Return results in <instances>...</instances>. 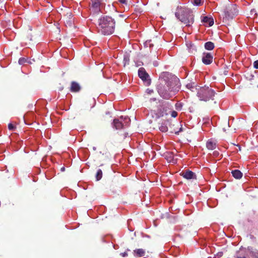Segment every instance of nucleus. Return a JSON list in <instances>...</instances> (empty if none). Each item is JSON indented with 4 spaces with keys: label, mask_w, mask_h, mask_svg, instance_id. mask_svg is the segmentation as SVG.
<instances>
[{
    "label": "nucleus",
    "mask_w": 258,
    "mask_h": 258,
    "mask_svg": "<svg viewBox=\"0 0 258 258\" xmlns=\"http://www.w3.org/2000/svg\"><path fill=\"white\" fill-rule=\"evenodd\" d=\"M205 48L207 50H211L214 48V44L211 41L206 42L205 44Z\"/></svg>",
    "instance_id": "nucleus-17"
},
{
    "label": "nucleus",
    "mask_w": 258,
    "mask_h": 258,
    "mask_svg": "<svg viewBox=\"0 0 258 258\" xmlns=\"http://www.w3.org/2000/svg\"><path fill=\"white\" fill-rule=\"evenodd\" d=\"M153 64H154V66H157V65H158V64L156 62H154Z\"/></svg>",
    "instance_id": "nucleus-35"
},
{
    "label": "nucleus",
    "mask_w": 258,
    "mask_h": 258,
    "mask_svg": "<svg viewBox=\"0 0 258 258\" xmlns=\"http://www.w3.org/2000/svg\"><path fill=\"white\" fill-rule=\"evenodd\" d=\"M16 127L11 123H10L8 124V128L10 131H14Z\"/></svg>",
    "instance_id": "nucleus-25"
},
{
    "label": "nucleus",
    "mask_w": 258,
    "mask_h": 258,
    "mask_svg": "<svg viewBox=\"0 0 258 258\" xmlns=\"http://www.w3.org/2000/svg\"><path fill=\"white\" fill-rule=\"evenodd\" d=\"M115 21L111 17L102 16L97 22V29L98 33L103 35H110L114 32Z\"/></svg>",
    "instance_id": "nucleus-2"
},
{
    "label": "nucleus",
    "mask_w": 258,
    "mask_h": 258,
    "mask_svg": "<svg viewBox=\"0 0 258 258\" xmlns=\"http://www.w3.org/2000/svg\"><path fill=\"white\" fill-rule=\"evenodd\" d=\"M154 101H155L156 100V99L155 98H154V99H152Z\"/></svg>",
    "instance_id": "nucleus-37"
},
{
    "label": "nucleus",
    "mask_w": 258,
    "mask_h": 258,
    "mask_svg": "<svg viewBox=\"0 0 258 258\" xmlns=\"http://www.w3.org/2000/svg\"><path fill=\"white\" fill-rule=\"evenodd\" d=\"M5 0H0V3L4 2Z\"/></svg>",
    "instance_id": "nucleus-36"
},
{
    "label": "nucleus",
    "mask_w": 258,
    "mask_h": 258,
    "mask_svg": "<svg viewBox=\"0 0 258 258\" xmlns=\"http://www.w3.org/2000/svg\"><path fill=\"white\" fill-rule=\"evenodd\" d=\"M144 45L145 47H149L150 48L153 46V44L152 43L151 40H147L146 42H145Z\"/></svg>",
    "instance_id": "nucleus-21"
},
{
    "label": "nucleus",
    "mask_w": 258,
    "mask_h": 258,
    "mask_svg": "<svg viewBox=\"0 0 258 258\" xmlns=\"http://www.w3.org/2000/svg\"><path fill=\"white\" fill-rule=\"evenodd\" d=\"M186 87L190 89L191 90V91H194V89H196V88H195V86H194V84H188L187 85H186Z\"/></svg>",
    "instance_id": "nucleus-24"
},
{
    "label": "nucleus",
    "mask_w": 258,
    "mask_h": 258,
    "mask_svg": "<svg viewBox=\"0 0 258 258\" xmlns=\"http://www.w3.org/2000/svg\"><path fill=\"white\" fill-rule=\"evenodd\" d=\"M253 67L256 69H258V60L254 61Z\"/></svg>",
    "instance_id": "nucleus-28"
},
{
    "label": "nucleus",
    "mask_w": 258,
    "mask_h": 258,
    "mask_svg": "<svg viewBox=\"0 0 258 258\" xmlns=\"http://www.w3.org/2000/svg\"><path fill=\"white\" fill-rule=\"evenodd\" d=\"M193 4L196 6H200L201 3V0H193Z\"/></svg>",
    "instance_id": "nucleus-26"
},
{
    "label": "nucleus",
    "mask_w": 258,
    "mask_h": 258,
    "mask_svg": "<svg viewBox=\"0 0 258 258\" xmlns=\"http://www.w3.org/2000/svg\"><path fill=\"white\" fill-rule=\"evenodd\" d=\"M134 254L136 257H142L145 255V251L142 248L136 249L134 250Z\"/></svg>",
    "instance_id": "nucleus-13"
},
{
    "label": "nucleus",
    "mask_w": 258,
    "mask_h": 258,
    "mask_svg": "<svg viewBox=\"0 0 258 258\" xmlns=\"http://www.w3.org/2000/svg\"><path fill=\"white\" fill-rule=\"evenodd\" d=\"M213 154L215 156H218V155H219V152L217 151H214Z\"/></svg>",
    "instance_id": "nucleus-33"
},
{
    "label": "nucleus",
    "mask_w": 258,
    "mask_h": 258,
    "mask_svg": "<svg viewBox=\"0 0 258 258\" xmlns=\"http://www.w3.org/2000/svg\"><path fill=\"white\" fill-rule=\"evenodd\" d=\"M159 130L161 132L165 133L168 131V127L165 123H162L159 126Z\"/></svg>",
    "instance_id": "nucleus-18"
},
{
    "label": "nucleus",
    "mask_w": 258,
    "mask_h": 258,
    "mask_svg": "<svg viewBox=\"0 0 258 258\" xmlns=\"http://www.w3.org/2000/svg\"><path fill=\"white\" fill-rule=\"evenodd\" d=\"M213 59V56L211 53L204 52L202 56V62L206 65L211 64Z\"/></svg>",
    "instance_id": "nucleus-7"
},
{
    "label": "nucleus",
    "mask_w": 258,
    "mask_h": 258,
    "mask_svg": "<svg viewBox=\"0 0 258 258\" xmlns=\"http://www.w3.org/2000/svg\"><path fill=\"white\" fill-rule=\"evenodd\" d=\"M147 92L148 93V94H152L153 92V90H150V89H147Z\"/></svg>",
    "instance_id": "nucleus-31"
},
{
    "label": "nucleus",
    "mask_w": 258,
    "mask_h": 258,
    "mask_svg": "<svg viewBox=\"0 0 258 258\" xmlns=\"http://www.w3.org/2000/svg\"><path fill=\"white\" fill-rule=\"evenodd\" d=\"M175 107L177 110H180L182 108V104L180 102H177L175 105Z\"/></svg>",
    "instance_id": "nucleus-22"
},
{
    "label": "nucleus",
    "mask_w": 258,
    "mask_h": 258,
    "mask_svg": "<svg viewBox=\"0 0 258 258\" xmlns=\"http://www.w3.org/2000/svg\"><path fill=\"white\" fill-rule=\"evenodd\" d=\"M160 83L157 86L159 95L164 99L174 96L180 89L179 79L168 72H163L160 76Z\"/></svg>",
    "instance_id": "nucleus-1"
},
{
    "label": "nucleus",
    "mask_w": 258,
    "mask_h": 258,
    "mask_svg": "<svg viewBox=\"0 0 258 258\" xmlns=\"http://www.w3.org/2000/svg\"><path fill=\"white\" fill-rule=\"evenodd\" d=\"M232 176L236 179H240L243 175L242 173L239 170H234L231 171Z\"/></svg>",
    "instance_id": "nucleus-14"
},
{
    "label": "nucleus",
    "mask_w": 258,
    "mask_h": 258,
    "mask_svg": "<svg viewBox=\"0 0 258 258\" xmlns=\"http://www.w3.org/2000/svg\"><path fill=\"white\" fill-rule=\"evenodd\" d=\"M64 170H65V168L64 167H61V169H60V170L61 171H64Z\"/></svg>",
    "instance_id": "nucleus-34"
},
{
    "label": "nucleus",
    "mask_w": 258,
    "mask_h": 258,
    "mask_svg": "<svg viewBox=\"0 0 258 258\" xmlns=\"http://www.w3.org/2000/svg\"><path fill=\"white\" fill-rule=\"evenodd\" d=\"M129 60H130L129 58H128V57L127 56H125L124 57L123 60H124V61H125V64L126 63H128Z\"/></svg>",
    "instance_id": "nucleus-29"
},
{
    "label": "nucleus",
    "mask_w": 258,
    "mask_h": 258,
    "mask_svg": "<svg viewBox=\"0 0 258 258\" xmlns=\"http://www.w3.org/2000/svg\"><path fill=\"white\" fill-rule=\"evenodd\" d=\"M236 13L237 12H235V9L234 7H232L230 9H227L225 11L224 18L227 20L232 19L234 16L236 15Z\"/></svg>",
    "instance_id": "nucleus-8"
},
{
    "label": "nucleus",
    "mask_w": 258,
    "mask_h": 258,
    "mask_svg": "<svg viewBox=\"0 0 258 258\" xmlns=\"http://www.w3.org/2000/svg\"><path fill=\"white\" fill-rule=\"evenodd\" d=\"M118 1L122 4H127V0H118Z\"/></svg>",
    "instance_id": "nucleus-30"
},
{
    "label": "nucleus",
    "mask_w": 258,
    "mask_h": 258,
    "mask_svg": "<svg viewBox=\"0 0 258 258\" xmlns=\"http://www.w3.org/2000/svg\"><path fill=\"white\" fill-rule=\"evenodd\" d=\"M100 3L99 0H92V7L94 9L95 11L99 10Z\"/></svg>",
    "instance_id": "nucleus-16"
},
{
    "label": "nucleus",
    "mask_w": 258,
    "mask_h": 258,
    "mask_svg": "<svg viewBox=\"0 0 258 258\" xmlns=\"http://www.w3.org/2000/svg\"><path fill=\"white\" fill-rule=\"evenodd\" d=\"M138 75L139 77L142 80V81L146 83L147 85H149L150 84L151 80L149 79V75L146 72L144 68H140L139 69Z\"/></svg>",
    "instance_id": "nucleus-6"
},
{
    "label": "nucleus",
    "mask_w": 258,
    "mask_h": 258,
    "mask_svg": "<svg viewBox=\"0 0 258 258\" xmlns=\"http://www.w3.org/2000/svg\"><path fill=\"white\" fill-rule=\"evenodd\" d=\"M81 89V87L80 85L76 82H72L71 83L70 91L72 92H79Z\"/></svg>",
    "instance_id": "nucleus-11"
},
{
    "label": "nucleus",
    "mask_w": 258,
    "mask_h": 258,
    "mask_svg": "<svg viewBox=\"0 0 258 258\" xmlns=\"http://www.w3.org/2000/svg\"><path fill=\"white\" fill-rule=\"evenodd\" d=\"M202 22L208 25V26H212L214 24V20L212 17L205 16L202 19Z\"/></svg>",
    "instance_id": "nucleus-12"
},
{
    "label": "nucleus",
    "mask_w": 258,
    "mask_h": 258,
    "mask_svg": "<svg viewBox=\"0 0 258 258\" xmlns=\"http://www.w3.org/2000/svg\"><path fill=\"white\" fill-rule=\"evenodd\" d=\"M248 250L251 258H258V251L257 250L253 249L251 247H248Z\"/></svg>",
    "instance_id": "nucleus-15"
},
{
    "label": "nucleus",
    "mask_w": 258,
    "mask_h": 258,
    "mask_svg": "<svg viewBox=\"0 0 258 258\" xmlns=\"http://www.w3.org/2000/svg\"><path fill=\"white\" fill-rule=\"evenodd\" d=\"M26 61H27V59L25 58L21 57L19 58L18 62L20 64H23L25 62H26Z\"/></svg>",
    "instance_id": "nucleus-23"
},
{
    "label": "nucleus",
    "mask_w": 258,
    "mask_h": 258,
    "mask_svg": "<svg viewBox=\"0 0 258 258\" xmlns=\"http://www.w3.org/2000/svg\"><path fill=\"white\" fill-rule=\"evenodd\" d=\"M171 116L172 117H176L177 116V113L176 111H172L171 112Z\"/></svg>",
    "instance_id": "nucleus-27"
},
{
    "label": "nucleus",
    "mask_w": 258,
    "mask_h": 258,
    "mask_svg": "<svg viewBox=\"0 0 258 258\" xmlns=\"http://www.w3.org/2000/svg\"><path fill=\"white\" fill-rule=\"evenodd\" d=\"M175 15L179 21L185 24L186 26H190L194 22L192 13L186 8L178 7Z\"/></svg>",
    "instance_id": "nucleus-3"
},
{
    "label": "nucleus",
    "mask_w": 258,
    "mask_h": 258,
    "mask_svg": "<svg viewBox=\"0 0 258 258\" xmlns=\"http://www.w3.org/2000/svg\"><path fill=\"white\" fill-rule=\"evenodd\" d=\"M187 46L188 48L189 51L191 53H194V52L196 51V47L194 44L189 43L187 44Z\"/></svg>",
    "instance_id": "nucleus-20"
},
{
    "label": "nucleus",
    "mask_w": 258,
    "mask_h": 258,
    "mask_svg": "<svg viewBox=\"0 0 258 258\" xmlns=\"http://www.w3.org/2000/svg\"><path fill=\"white\" fill-rule=\"evenodd\" d=\"M197 91V96L199 100L203 101H208L210 100H213L214 97L216 94L215 91L209 87H196Z\"/></svg>",
    "instance_id": "nucleus-4"
},
{
    "label": "nucleus",
    "mask_w": 258,
    "mask_h": 258,
    "mask_svg": "<svg viewBox=\"0 0 258 258\" xmlns=\"http://www.w3.org/2000/svg\"><path fill=\"white\" fill-rule=\"evenodd\" d=\"M216 142L212 139H209L206 143V147L208 149L213 150L216 148Z\"/></svg>",
    "instance_id": "nucleus-10"
},
{
    "label": "nucleus",
    "mask_w": 258,
    "mask_h": 258,
    "mask_svg": "<svg viewBox=\"0 0 258 258\" xmlns=\"http://www.w3.org/2000/svg\"><path fill=\"white\" fill-rule=\"evenodd\" d=\"M102 177V171L101 169H99L97 170L96 174V180L98 181L101 179Z\"/></svg>",
    "instance_id": "nucleus-19"
},
{
    "label": "nucleus",
    "mask_w": 258,
    "mask_h": 258,
    "mask_svg": "<svg viewBox=\"0 0 258 258\" xmlns=\"http://www.w3.org/2000/svg\"><path fill=\"white\" fill-rule=\"evenodd\" d=\"M130 118L125 116H121L119 118L114 119L113 121V127L116 130H120L127 127L130 124Z\"/></svg>",
    "instance_id": "nucleus-5"
},
{
    "label": "nucleus",
    "mask_w": 258,
    "mask_h": 258,
    "mask_svg": "<svg viewBox=\"0 0 258 258\" xmlns=\"http://www.w3.org/2000/svg\"><path fill=\"white\" fill-rule=\"evenodd\" d=\"M181 175L184 178L187 179H196V174L190 170H186L181 172Z\"/></svg>",
    "instance_id": "nucleus-9"
},
{
    "label": "nucleus",
    "mask_w": 258,
    "mask_h": 258,
    "mask_svg": "<svg viewBox=\"0 0 258 258\" xmlns=\"http://www.w3.org/2000/svg\"><path fill=\"white\" fill-rule=\"evenodd\" d=\"M123 257H125L127 255V254L126 252H124L122 253H121L120 254Z\"/></svg>",
    "instance_id": "nucleus-32"
}]
</instances>
